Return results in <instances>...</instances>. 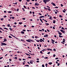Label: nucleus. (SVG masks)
Segmentation results:
<instances>
[{
  "label": "nucleus",
  "instance_id": "c9c22d12",
  "mask_svg": "<svg viewBox=\"0 0 67 67\" xmlns=\"http://www.w3.org/2000/svg\"><path fill=\"white\" fill-rule=\"evenodd\" d=\"M59 17H60V18H62V17H63V16H62V15H59Z\"/></svg>",
  "mask_w": 67,
  "mask_h": 67
},
{
  "label": "nucleus",
  "instance_id": "393cba45",
  "mask_svg": "<svg viewBox=\"0 0 67 67\" xmlns=\"http://www.w3.org/2000/svg\"><path fill=\"white\" fill-rule=\"evenodd\" d=\"M14 59H18V58H17V57H15L14 58Z\"/></svg>",
  "mask_w": 67,
  "mask_h": 67
},
{
  "label": "nucleus",
  "instance_id": "cd10ccee",
  "mask_svg": "<svg viewBox=\"0 0 67 67\" xmlns=\"http://www.w3.org/2000/svg\"><path fill=\"white\" fill-rule=\"evenodd\" d=\"M40 53H41V54H43V52H42V51H40Z\"/></svg>",
  "mask_w": 67,
  "mask_h": 67
},
{
  "label": "nucleus",
  "instance_id": "7c9ffc66",
  "mask_svg": "<svg viewBox=\"0 0 67 67\" xmlns=\"http://www.w3.org/2000/svg\"><path fill=\"white\" fill-rule=\"evenodd\" d=\"M9 38H12V37L11 36H9Z\"/></svg>",
  "mask_w": 67,
  "mask_h": 67
},
{
  "label": "nucleus",
  "instance_id": "8fccbe9b",
  "mask_svg": "<svg viewBox=\"0 0 67 67\" xmlns=\"http://www.w3.org/2000/svg\"><path fill=\"white\" fill-rule=\"evenodd\" d=\"M57 13H58V12H55V14H57Z\"/></svg>",
  "mask_w": 67,
  "mask_h": 67
},
{
  "label": "nucleus",
  "instance_id": "3c124183",
  "mask_svg": "<svg viewBox=\"0 0 67 67\" xmlns=\"http://www.w3.org/2000/svg\"><path fill=\"white\" fill-rule=\"evenodd\" d=\"M54 8H58V7H54Z\"/></svg>",
  "mask_w": 67,
  "mask_h": 67
},
{
  "label": "nucleus",
  "instance_id": "09e8293b",
  "mask_svg": "<svg viewBox=\"0 0 67 67\" xmlns=\"http://www.w3.org/2000/svg\"><path fill=\"white\" fill-rule=\"evenodd\" d=\"M44 58H45L46 59H47V58H48V57H44Z\"/></svg>",
  "mask_w": 67,
  "mask_h": 67
},
{
  "label": "nucleus",
  "instance_id": "774afa93",
  "mask_svg": "<svg viewBox=\"0 0 67 67\" xmlns=\"http://www.w3.org/2000/svg\"><path fill=\"white\" fill-rule=\"evenodd\" d=\"M9 61H12V59H9Z\"/></svg>",
  "mask_w": 67,
  "mask_h": 67
},
{
  "label": "nucleus",
  "instance_id": "58836bf2",
  "mask_svg": "<svg viewBox=\"0 0 67 67\" xmlns=\"http://www.w3.org/2000/svg\"><path fill=\"white\" fill-rule=\"evenodd\" d=\"M22 31H24V32L26 31V30H24V29H23Z\"/></svg>",
  "mask_w": 67,
  "mask_h": 67
},
{
  "label": "nucleus",
  "instance_id": "5701e85b",
  "mask_svg": "<svg viewBox=\"0 0 67 67\" xmlns=\"http://www.w3.org/2000/svg\"><path fill=\"white\" fill-rule=\"evenodd\" d=\"M44 9H45V10H47V8H46L45 7H44Z\"/></svg>",
  "mask_w": 67,
  "mask_h": 67
},
{
  "label": "nucleus",
  "instance_id": "5fc2aeb1",
  "mask_svg": "<svg viewBox=\"0 0 67 67\" xmlns=\"http://www.w3.org/2000/svg\"><path fill=\"white\" fill-rule=\"evenodd\" d=\"M50 53H51V52H48L47 53V54H50Z\"/></svg>",
  "mask_w": 67,
  "mask_h": 67
},
{
  "label": "nucleus",
  "instance_id": "c03bdc74",
  "mask_svg": "<svg viewBox=\"0 0 67 67\" xmlns=\"http://www.w3.org/2000/svg\"><path fill=\"white\" fill-rule=\"evenodd\" d=\"M55 56H56V55H55V54H54L53 55V57H55Z\"/></svg>",
  "mask_w": 67,
  "mask_h": 67
},
{
  "label": "nucleus",
  "instance_id": "72a5a7b5",
  "mask_svg": "<svg viewBox=\"0 0 67 67\" xmlns=\"http://www.w3.org/2000/svg\"><path fill=\"white\" fill-rule=\"evenodd\" d=\"M12 19H14V16L12 17Z\"/></svg>",
  "mask_w": 67,
  "mask_h": 67
},
{
  "label": "nucleus",
  "instance_id": "423d86ee",
  "mask_svg": "<svg viewBox=\"0 0 67 67\" xmlns=\"http://www.w3.org/2000/svg\"><path fill=\"white\" fill-rule=\"evenodd\" d=\"M52 4V5H54V6H56V4H55V3L52 2L51 3V4Z\"/></svg>",
  "mask_w": 67,
  "mask_h": 67
},
{
  "label": "nucleus",
  "instance_id": "f03ea898",
  "mask_svg": "<svg viewBox=\"0 0 67 67\" xmlns=\"http://www.w3.org/2000/svg\"><path fill=\"white\" fill-rule=\"evenodd\" d=\"M1 46H2V45H3L4 46H6V45H7L6 43H5L1 42Z\"/></svg>",
  "mask_w": 67,
  "mask_h": 67
},
{
  "label": "nucleus",
  "instance_id": "9b49d317",
  "mask_svg": "<svg viewBox=\"0 0 67 67\" xmlns=\"http://www.w3.org/2000/svg\"><path fill=\"white\" fill-rule=\"evenodd\" d=\"M58 33L60 35H61L62 34V33L60 32H58Z\"/></svg>",
  "mask_w": 67,
  "mask_h": 67
},
{
  "label": "nucleus",
  "instance_id": "ddd939ff",
  "mask_svg": "<svg viewBox=\"0 0 67 67\" xmlns=\"http://www.w3.org/2000/svg\"><path fill=\"white\" fill-rule=\"evenodd\" d=\"M53 23H56V21L55 20H53Z\"/></svg>",
  "mask_w": 67,
  "mask_h": 67
},
{
  "label": "nucleus",
  "instance_id": "f8f14e48",
  "mask_svg": "<svg viewBox=\"0 0 67 67\" xmlns=\"http://www.w3.org/2000/svg\"><path fill=\"white\" fill-rule=\"evenodd\" d=\"M24 9H27V8L26 7V6L25 5H24Z\"/></svg>",
  "mask_w": 67,
  "mask_h": 67
},
{
  "label": "nucleus",
  "instance_id": "bf43d9fd",
  "mask_svg": "<svg viewBox=\"0 0 67 67\" xmlns=\"http://www.w3.org/2000/svg\"><path fill=\"white\" fill-rule=\"evenodd\" d=\"M38 14L40 15H42V14H41V13H39Z\"/></svg>",
  "mask_w": 67,
  "mask_h": 67
},
{
  "label": "nucleus",
  "instance_id": "338daca9",
  "mask_svg": "<svg viewBox=\"0 0 67 67\" xmlns=\"http://www.w3.org/2000/svg\"><path fill=\"white\" fill-rule=\"evenodd\" d=\"M59 59L58 58H55V59Z\"/></svg>",
  "mask_w": 67,
  "mask_h": 67
},
{
  "label": "nucleus",
  "instance_id": "0eeeda50",
  "mask_svg": "<svg viewBox=\"0 0 67 67\" xmlns=\"http://www.w3.org/2000/svg\"><path fill=\"white\" fill-rule=\"evenodd\" d=\"M30 41H31L32 42H34V41L33 40H32L31 39H30Z\"/></svg>",
  "mask_w": 67,
  "mask_h": 67
},
{
  "label": "nucleus",
  "instance_id": "79ce46f5",
  "mask_svg": "<svg viewBox=\"0 0 67 67\" xmlns=\"http://www.w3.org/2000/svg\"><path fill=\"white\" fill-rule=\"evenodd\" d=\"M37 3H35V5H37Z\"/></svg>",
  "mask_w": 67,
  "mask_h": 67
},
{
  "label": "nucleus",
  "instance_id": "e433bc0d",
  "mask_svg": "<svg viewBox=\"0 0 67 67\" xmlns=\"http://www.w3.org/2000/svg\"><path fill=\"white\" fill-rule=\"evenodd\" d=\"M47 65H48V64L47 63L46 64L45 66H46V67H47Z\"/></svg>",
  "mask_w": 67,
  "mask_h": 67
},
{
  "label": "nucleus",
  "instance_id": "20e7f679",
  "mask_svg": "<svg viewBox=\"0 0 67 67\" xmlns=\"http://www.w3.org/2000/svg\"><path fill=\"white\" fill-rule=\"evenodd\" d=\"M39 41L40 42H42V41L43 42H44V40H43L42 38L40 39Z\"/></svg>",
  "mask_w": 67,
  "mask_h": 67
},
{
  "label": "nucleus",
  "instance_id": "2eb2a0df",
  "mask_svg": "<svg viewBox=\"0 0 67 67\" xmlns=\"http://www.w3.org/2000/svg\"><path fill=\"white\" fill-rule=\"evenodd\" d=\"M40 20L41 21L42 23H43V22L42 21V20L40 18Z\"/></svg>",
  "mask_w": 67,
  "mask_h": 67
},
{
  "label": "nucleus",
  "instance_id": "1a4fd4ad",
  "mask_svg": "<svg viewBox=\"0 0 67 67\" xmlns=\"http://www.w3.org/2000/svg\"><path fill=\"white\" fill-rule=\"evenodd\" d=\"M45 18L44 16H42L40 17V18Z\"/></svg>",
  "mask_w": 67,
  "mask_h": 67
},
{
  "label": "nucleus",
  "instance_id": "a878e982",
  "mask_svg": "<svg viewBox=\"0 0 67 67\" xmlns=\"http://www.w3.org/2000/svg\"><path fill=\"white\" fill-rule=\"evenodd\" d=\"M21 41H22V42H25V41L21 39Z\"/></svg>",
  "mask_w": 67,
  "mask_h": 67
},
{
  "label": "nucleus",
  "instance_id": "39448f33",
  "mask_svg": "<svg viewBox=\"0 0 67 67\" xmlns=\"http://www.w3.org/2000/svg\"><path fill=\"white\" fill-rule=\"evenodd\" d=\"M26 41H27V42H28L31 43V41H30V39H28V40H26Z\"/></svg>",
  "mask_w": 67,
  "mask_h": 67
},
{
  "label": "nucleus",
  "instance_id": "6e6d98bb",
  "mask_svg": "<svg viewBox=\"0 0 67 67\" xmlns=\"http://www.w3.org/2000/svg\"><path fill=\"white\" fill-rule=\"evenodd\" d=\"M19 9H18L16 10V11L17 12L19 11Z\"/></svg>",
  "mask_w": 67,
  "mask_h": 67
},
{
  "label": "nucleus",
  "instance_id": "4be33fe9",
  "mask_svg": "<svg viewBox=\"0 0 67 67\" xmlns=\"http://www.w3.org/2000/svg\"><path fill=\"white\" fill-rule=\"evenodd\" d=\"M21 33H22V34H24V32L23 31H22L21 32Z\"/></svg>",
  "mask_w": 67,
  "mask_h": 67
},
{
  "label": "nucleus",
  "instance_id": "680f3d73",
  "mask_svg": "<svg viewBox=\"0 0 67 67\" xmlns=\"http://www.w3.org/2000/svg\"><path fill=\"white\" fill-rule=\"evenodd\" d=\"M60 5H61V7H63V5L62 4H61Z\"/></svg>",
  "mask_w": 67,
  "mask_h": 67
},
{
  "label": "nucleus",
  "instance_id": "37998d69",
  "mask_svg": "<svg viewBox=\"0 0 67 67\" xmlns=\"http://www.w3.org/2000/svg\"><path fill=\"white\" fill-rule=\"evenodd\" d=\"M3 18H1V21H3Z\"/></svg>",
  "mask_w": 67,
  "mask_h": 67
},
{
  "label": "nucleus",
  "instance_id": "c85d7f7f",
  "mask_svg": "<svg viewBox=\"0 0 67 67\" xmlns=\"http://www.w3.org/2000/svg\"><path fill=\"white\" fill-rule=\"evenodd\" d=\"M19 24H20V25H21V24H22V22L19 23Z\"/></svg>",
  "mask_w": 67,
  "mask_h": 67
},
{
  "label": "nucleus",
  "instance_id": "864d4df0",
  "mask_svg": "<svg viewBox=\"0 0 67 67\" xmlns=\"http://www.w3.org/2000/svg\"><path fill=\"white\" fill-rule=\"evenodd\" d=\"M63 12H64V13H65V12H66L65 11V10H63Z\"/></svg>",
  "mask_w": 67,
  "mask_h": 67
},
{
  "label": "nucleus",
  "instance_id": "a18cd8bd",
  "mask_svg": "<svg viewBox=\"0 0 67 67\" xmlns=\"http://www.w3.org/2000/svg\"><path fill=\"white\" fill-rule=\"evenodd\" d=\"M46 25H49V24L48 23H46Z\"/></svg>",
  "mask_w": 67,
  "mask_h": 67
},
{
  "label": "nucleus",
  "instance_id": "69168bd1",
  "mask_svg": "<svg viewBox=\"0 0 67 67\" xmlns=\"http://www.w3.org/2000/svg\"><path fill=\"white\" fill-rule=\"evenodd\" d=\"M28 58H29L30 59V58H32L31 57H28Z\"/></svg>",
  "mask_w": 67,
  "mask_h": 67
},
{
  "label": "nucleus",
  "instance_id": "c756f323",
  "mask_svg": "<svg viewBox=\"0 0 67 67\" xmlns=\"http://www.w3.org/2000/svg\"><path fill=\"white\" fill-rule=\"evenodd\" d=\"M13 27H16V25H13Z\"/></svg>",
  "mask_w": 67,
  "mask_h": 67
},
{
  "label": "nucleus",
  "instance_id": "473e14b6",
  "mask_svg": "<svg viewBox=\"0 0 67 67\" xmlns=\"http://www.w3.org/2000/svg\"><path fill=\"white\" fill-rule=\"evenodd\" d=\"M30 63L31 64H33V62L30 61Z\"/></svg>",
  "mask_w": 67,
  "mask_h": 67
},
{
  "label": "nucleus",
  "instance_id": "de8ad7c7",
  "mask_svg": "<svg viewBox=\"0 0 67 67\" xmlns=\"http://www.w3.org/2000/svg\"><path fill=\"white\" fill-rule=\"evenodd\" d=\"M59 65H60V63H58V64L57 65L58 66H59Z\"/></svg>",
  "mask_w": 67,
  "mask_h": 67
},
{
  "label": "nucleus",
  "instance_id": "6e6552de",
  "mask_svg": "<svg viewBox=\"0 0 67 67\" xmlns=\"http://www.w3.org/2000/svg\"><path fill=\"white\" fill-rule=\"evenodd\" d=\"M7 26H8V27H11V26H10V24L7 25Z\"/></svg>",
  "mask_w": 67,
  "mask_h": 67
},
{
  "label": "nucleus",
  "instance_id": "e2e57ef3",
  "mask_svg": "<svg viewBox=\"0 0 67 67\" xmlns=\"http://www.w3.org/2000/svg\"><path fill=\"white\" fill-rule=\"evenodd\" d=\"M4 18H5L7 17V16H3Z\"/></svg>",
  "mask_w": 67,
  "mask_h": 67
},
{
  "label": "nucleus",
  "instance_id": "49530a36",
  "mask_svg": "<svg viewBox=\"0 0 67 67\" xmlns=\"http://www.w3.org/2000/svg\"><path fill=\"white\" fill-rule=\"evenodd\" d=\"M26 1H27V2H29L30 1V0H27Z\"/></svg>",
  "mask_w": 67,
  "mask_h": 67
},
{
  "label": "nucleus",
  "instance_id": "a211bd4d",
  "mask_svg": "<svg viewBox=\"0 0 67 67\" xmlns=\"http://www.w3.org/2000/svg\"><path fill=\"white\" fill-rule=\"evenodd\" d=\"M7 12H8V13H12V12L10 11H7Z\"/></svg>",
  "mask_w": 67,
  "mask_h": 67
},
{
  "label": "nucleus",
  "instance_id": "2f4dec72",
  "mask_svg": "<svg viewBox=\"0 0 67 67\" xmlns=\"http://www.w3.org/2000/svg\"><path fill=\"white\" fill-rule=\"evenodd\" d=\"M13 37H14V38H16V39H18V38L16 37H15V36H13Z\"/></svg>",
  "mask_w": 67,
  "mask_h": 67
},
{
  "label": "nucleus",
  "instance_id": "9d476101",
  "mask_svg": "<svg viewBox=\"0 0 67 67\" xmlns=\"http://www.w3.org/2000/svg\"><path fill=\"white\" fill-rule=\"evenodd\" d=\"M52 18V16H51L49 18V19L50 20H53V19Z\"/></svg>",
  "mask_w": 67,
  "mask_h": 67
},
{
  "label": "nucleus",
  "instance_id": "f704fd0d",
  "mask_svg": "<svg viewBox=\"0 0 67 67\" xmlns=\"http://www.w3.org/2000/svg\"><path fill=\"white\" fill-rule=\"evenodd\" d=\"M36 41L37 42H40V40H36Z\"/></svg>",
  "mask_w": 67,
  "mask_h": 67
},
{
  "label": "nucleus",
  "instance_id": "4468645a",
  "mask_svg": "<svg viewBox=\"0 0 67 67\" xmlns=\"http://www.w3.org/2000/svg\"><path fill=\"white\" fill-rule=\"evenodd\" d=\"M49 65H52V62H49L48 63Z\"/></svg>",
  "mask_w": 67,
  "mask_h": 67
},
{
  "label": "nucleus",
  "instance_id": "13d9d810",
  "mask_svg": "<svg viewBox=\"0 0 67 67\" xmlns=\"http://www.w3.org/2000/svg\"><path fill=\"white\" fill-rule=\"evenodd\" d=\"M25 54H26V55H27L28 56L29 55V54L27 53H25Z\"/></svg>",
  "mask_w": 67,
  "mask_h": 67
},
{
  "label": "nucleus",
  "instance_id": "603ef678",
  "mask_svg": "<svg viewBox=\"0 0 67 67\" xmlns=\"http://www.w3.org/2000/svg\"><path fill=\"white\" fill-rule=\"evenodd\" d=\"M4 13H7V11L5 10L4 12Z\"/></svg>",
  "mask_w": 67,
  "mask_h": 67
},
{
  "label": "nucleus",
  "instance_id": "f257e3e1",
  "mask_svg": "<svg viewBox=\"0 0 67 67\" xmlns=\"http://www.w3.org/2000/svg\"><path fill=\"white\" fill-rule=\"evenodd\" d=\"M51 0H43V2L45 3V4H46V3L47 2H49V1Z\"/></svg>",
  "mask_w": 67,
  "mask_h": 67
},
{
  "label": "nucleus",
  "instance_id": "052dcab7",
  "mask_svg": "<svg viewBox=\"0 0 67 67\" xmlns=\"http://www.w3.org/2000/svg\"><path fill=\"white\" fill-rule=\"evenodd\" d=\"M42 67H45V66L44 65H42Z\"/></svg>",
  "mask_w": 67,
  "mask_h": 67
},
{
  "label": "nucleus",
  "instance_id": "aec40b11",
  "mask_svg": "<svg viewBox=\"0 0 67 67\" xmlns=\"http://www.w3.org/2000/svg\"><path fill=\"white\" fill-rule=\"evenodd\" d=\"M61 29H62V30H65V29L64 28V27H62Z\"/></svg>",
  "mask_w": 67,
  "mask_h": 67
},
{
  "label": "nucleus",
  "instance_id": "0e129e2a",
  "mask_svg": "<svg viewBox=\"0 0 67 67\" xmlns=\"http://www.w3.org/2000/svg\"><path fill=\"white\" fill-rule=\"evenodd\" d=\"M47 8H50V7H49V6H47Z\"/></svg>",
  "mask_w": 67,
  "mask_h": 67
},
{
  "label": "nucleus",
  "instance_id": "dca6fc26",
  "mask_svg": "<svg viewBox=\"0 0 67 67\" xmlns=\"http://www.w3.org/2000/svg\"><path fill=\"white\" fill-rule=\"evenodd\" d=\"M48 9V11H51V9L48 8L47 9V10Z\"/></svg>",
  "mask_w": 67,
  "mask_h": 67
},
{
  "label": "nucleus",
  "instance_id": "a19ab883",
  "mask_svg": "<svg viewBox=\"0 0 67 67\" xmlns=\"http://www.w3.org/2000/svg\"><path fill=\"white\" fill-rule=\"evenodd\" d=\"M10 34V35H11V36H13V35H12V34Z\"/></svg>",
  "mask_w": 67,
  "mask_h": 67
},
{
  "label": "nucleus",
  "instance_id": "4d7b16f0",
  "mask_svg": "<svg viewBox=\"0 0 67 67\" xmlns=\"http://www.w3.org/2000/svg\"><path fill=\"white\" fill-rule=\"evenodd\" d=\"M2 58H3V57L0 58V59H2Z\"/></svg>",
  "mask_w": 67,
  "mask_h": 67
},
{
  "label": "nucleus",
  "instance_id": "412c9836",
  "mask_svg": "<svg viewBox=\"0 0 67 67\" xmlns=\"http://www.w3.org/2000/svg\"><path fill=\"white\" fill-rule=\"evenodd\" d=\"M4 29H5L6 30H8V31L9 30H8V28H7L4 27Z\"/></svg>",
  "mask_w": 67,
  "mask_h": 67
},
{
  "label": "nucleus",
  "instance_id": "f3484780",
  "mask_svg": "<svg viewBox=\"0 0 67 67\" xmlns=\"http://www.w3.org/2000/svg\"><path fill=\"white\" fill-rule=\"evenodd\" d=\"M7 41V39L6 38H5L4 39V42H6Z\"/></svg>",
  "mask_w": 67,
  "mask_h": 67
},
{
  "label": "nucleus",
  "instance_id": "4c0bfd02",
  "mask_svg": "<svg viewBox=\"0 0 67 67\" xmlns=\"http://www.w3.org/2000/svg\"><path fill=\"white\" fill-rule=\"evenodd\" d=\"M59 37H63V36L60 35H59Z\"/></svg>",
  "mask_w": 67,
  "mask_h": 67
},
{
  "label": "nucleus",
  "instance_id": "ea45409f",
  "mask_svg": "<svg viewBox=\"0 0 67 67\" xmlns=\"http://www.w3.org/2000/svg\"><path fill=\"white\" fill-rule=\"evenodd\" d=\"M22 9V10H23L24 11H25V9H24V8H23Z\"/></svg>",
  "mask_w": 67,
  "mask_h": 67
},
{
  "label": "nucleus",
  "instance_id": "b1692460",
  "mask_svg": "<svg viewBox=\"0 0 67 67\" xmlns=\"http://www.w3.org/2000/svg\"><path fill=\"white\" fill-rule=\"evenodd\" d=\"M35 38H39V37H38L37 36H35Z\"/></svg>",
  "mask_w": 67,
  "mask_h": 67
},
{
  "label": "nucleus",
  "instance_id": "6ab92c4d",
  "mask_svg": "<svg viewBox=\"0 0 67 67\" xmlns=\"http://www.w3.org/2000/svg\"><path fill=\"white\" fill-rule=\"evenodd\" d=\"M51 41L53 42H55V40H53V39H51Z\"/></svg>",
  "mask_w": 67,
  "mask_h": 67
},
{
  "label": "nucleus",
  "instance_id": "bb28decb",
  "mask_svg": "<svg viewBox=\"0 0 67 67\" xmlns=\"http://www.w3.org/2000/svg\"><path fill=\"white\" fill-rule=\"evenodd\" d=\"M24 66H25V67H26V66L29 67V65H25Z\"/></svg>",
  "mask_w": 67,
  "mask_h": 67
},
{
  "label": "nucleus",
  "instance_id": "7ed1b4c3",
  "mask_svg": "<svg viewBox=\"0 0 67 67\" xmlns=\"http://www.w3.org/2000/svg\"><path fill=\"white\" fill-rule=\"evenodd\" d=\"M60 31H61V32H62L63 33H64V34H65V30H60Z\"/></svg>",
  "mask_w": 67,
  "mask_h": 67
}]
</instances>
